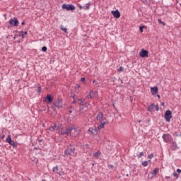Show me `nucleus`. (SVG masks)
I'll list each match as a JSON object with an SVG mask.
<instances>
[{
	"label": "nucleus",
	"mask_w": 181,
	"mask_h": 181,
	"mask_svg": "<svg viewBox=\"0 0 181 181\" xmlns=\"http://www.w3.org/2000/svg\"><path fill=\"white\" fill-rule=\"evenodd\" d=\"M112 15H113L114 18H116V19H119V18H121V13L118 10L112 11Z\"/></svg>",
	"instance_id": "9"
},
{
	"label": "nucleus",
	"mask_w": 181,
	"mask_h": 181,
	"mask_svg": "<svg viewBox=\"0 0 181 181\" xmlns=\"http://www.w3.org/2000/svg\"><path fill=\"white\" fill-rule=\"evenodd\" d=\"M69 131L70 136L74 138L80 135V132H81V130H80L79 128H76L74 126L69 127Z\"/></svg>",
	"instance_id": "1"
},
{
	"label": "nucleus",
	"mask_w": 181,
	"mask_h": 181,
	"mask_svg": "<svg viewBox=\"0 0 181 181\" xmlns=\"http://www.w3.org/2000/svg\"><path fill=\"white\" fill-rule=\"evenodd\" d=\"M138 156L139 158H142V156H144V152H141Z\"/></svg>",
	"instance_id": "33"
},
{
	"label": "nucleus",
	"mask_w": 181,
	"mask_h": 181,
	"mask_svg": "<svg viewBox=\"0 0 181 181\" xmlns=\"http://www.w3.org/2000/svg\"><path fill=\"white\" fill-rule=\"evenodd\" d=\"M59 167L56 166L53 168V172H55V173H59Z\"/></svg>",
	"instance_id": "22"
},
{
	"label": "nucleus",
	"mask_w": 181,
	"mask_h": 181,
	"mask_svg": "<svg viewBox=\"0 0 181 181\" xmlns=\"http://www.w3.org/2000/svg\"><path fill=\"white\" fill-rule=\"evenodd\" d=\"M139 122L140 123V122H141V120H139Z\"/></svg>",
	"instance_id": "60"
},
{
	"label": "nucleus",
	"mask_w": 181,
	"mask_h": 181,
	"mask_svg": "<svg viewBox=\"0 0 181 181\" xmlns=\"http://www.w3.org/2000/svg\"><path fill=\"white\" fill-rule=\"evenodd\" d=\"M90 6H91V3H87L86 4V6H83V9L85 11H87V10L90 9Z\"/></svg>",
	"instance_id": "20"
},
{
	"label": "nucleus",
	"mask_w": 181,
	"mask_h": 181,
	"mask_svg": "<svg viewBox=\"0 0 181 181\" xmlns=\"http://www.w3.org/2000/svg\"><path fill=\"white\" fill-rule=\"evenodd\" d=\"M170 148L172 151H176V149H178L177 144H176V142L173 141L170 145Z\"/></svg>",
	"instance_id": "14"
},
{
	"label": "nucleus",
	"mask_w": 181,
	"mask_h": 181,
	"mask_svg": "<svg viewBox=\"0 0 181 181\" xmlns=\"http://www.w3.org/2000/svg\"><path fill=\"white\" fill-rule=\"evenodd\" d=\"M148 158H149V159H152V158H153V155L150 154V155H148Z\"/></svg>",
	"instance_id": "40"
},
{
	"label": "nucleus",
	"mask_w": 181,
	"mask_h": 181,
	"mask_svg": "<svg viewBox=\"0 0 181 181\" xmlns=\"http://www.w3.org/2000/svg\"><path fill=\"white\" fill-rule=\"evenodd\" d=\"M38 93H42V88L40 86L38 87Z\"/></svg>",
	"instance_id": "39"
},
{
	"label": "nucleus",
	"mask_w": 181,
	"mask_h": 181,
	"mask_svg": "<svg viewBox=\"0 0 181 181\" xmlns=\"http://www.w3.org/2000/svg\"><path fill=\"white\" fill-rule=\"evenodd\" d=\"M25 35H28V31H25L24 34L21 35V37H22L23 39H25ZM19 36H21V35H19Z\"/></svg>",
	"instance_id": "26"
},
{
	"label": "nucleus",
	"mask_w": 181,
	"mask_h": 181,
	"mask_svg": "<svg viewBox=\"0 0 181 181\" xmlns=\"http://www.w3.org/2000/svg\"><path fill=\"white\" fill-rule=\"evenodd\" d=\"M85 107L88 108V107H90V103H85Z\"/></svg>",
	"instance_id": "38"
},
{
	"label": "nucleus",
	"mask_w": 181,
	"mask_h": 181,
	"mask_svg": "<svg viewBox=\"0 0 181 181\" xmlns=\"http://www.w3.org/2000/svg\"><path fill=\"white\" fill-rule=\"evenodd\" d=\"M177 173H181V170L180 169H177Z\"/></svg>",
	"instance_id": "43"
},
{
	"label": "nucleus",
	"mask_w": 181,
	"mask_h": 181,
	"mask_svg": "<svg viewBox=\"0 0 181 181\" xmlns=\"http://www.w3.org/2000/svg\"><path fill=\"white\" fill-rule=\"evenodd\" d=\"M34 149H39V148H37V147H35V148H34Z\"/></svg>",
	"instance_id": "53"
},
{
	"label": "nucleus",
	"mask_w": 181,
	"mask_h": 181,
	"mask_svg": "<svg viewBox=\"0 0 181 181\" xmlns=\"http://www.w3.org/2000/svg\"><path fill=\"white\" fill-rule=\"evenodd\" d=\"M151 163V160H148V163Z\"/></svg>",
	"instance_id": "54"
},
{
	"label": "nucleus",
	"mask_w": 181,
	"mask_h": 181,
	"mask_svg": "<svg viewBox=\"0 0 181 181\" xmlns=\"http://www.w3.org/2000/svg\"><path fill=\"white\" fill-rule=\"evenodd\" d=\"M57 129V124L54 123V126H52L49 128V131H56Z\"/></svg>",
	"instance_id": "18"
},
{
	"label": "nucleus",
	"mask_w": 181,
	"mask_h": 181,
	"mask_svg": "<svg viewBox=\"0 0 181 181\" xmlns=\"http://www.w3.org/2000/svg\"><path fill=\"white\" fill-rule=\"evenodd\" d=\"M13 39H16V37H14Z\"/></svg>",
	"instance_id": "59"
},
{
	"label": "nucleus",
	"mask_w": 181,
	"mask_h": 181,
	"mask_svg": "<svg viewBox=\"0 0 181 181\" xmlns=\"http://www.w3.org/2000/svg\"><path fill=\"white\" fill-rule=\"evenodd\" d=\"M93 155H94L95 158H97V159H98V158H100V156H101V152L97 151Z\"/></svg>",
	"instance_id": "21"
},
{
	"label": "nucleus",
	"mask_w": 181,
	"mask_h": 181,
	"mask_svg": "<svg viewBox=\"0 0 181 181\" xmlns=\"http://www.w3.org/2000/svg\"><path fill=\"white\" fill-rule=\"evenodd\" d=\"M151 91L153 95H154V94H156V93H158V87L154 86L153 88H151Z\"/></svg>",
	"instance_id": "17"
},
{
	"label": "nucleus",
	"mask_w": 181,
	"mask_h": 181,
	"mask_svg": "<svg viewBox=\"0 0 181 181\" xmlns=\"http://www.w3.org/2000/svg\"><path fill=\"white\" fill-rule=\"evenodd\" d=\"M62 9H66V11H76V6L73 4H63L62 6Z\"/></svg>",
	"instance_id": "4"
},
{
	"label": "nucleus",
	"mask_w": 181,
	"mask_h": 181,
	"mask_svg": "<svg viewBox=\"0 0 181 181\" xmlns=\"http://www.w3.org/2000/svg\"><path fill=\"white\" fill-rule=\"evenodd\" d=\"M81 81H82V82L86 81V78H84V77H83V78H81Z\"/></svg>",
	"instance_id": "41"
},
{
	"label": "nucleus",
	"mask_w": 181,
	"mask_h": 181,
	"mask_svg": "<svg viewBox=\"0 0 181 181\" xmlns=\"http://www.w3.org/2000/svg\"><path fill=\"white\" fill-rule=\"evenodd\" d=\"M158 98H160V95H157Z\"/></svg>",
	"instance_id": "48"
},
{
	"label": "nucleus",
	"mask_w": 181,
	"mask_h": 181,
	"mask_svg": "<svg viewBox=\"0 0 181 181\" xmlns=\"http://www.w3.org/2000/svg\"><path fill=\"white\" fill-rule=\"evenodd\" d=\"M139 55L141 57H148V50H145L142 49L139 52Z\"/></svg>",
	"instance_id": "10"
},
{
	"label": "nucleus",
	"mask_w": 181,
	"mask_h": 181,
	"mask_svg": "<svg viewBox=\"0 0 181 181\" xmlns=\"http://www.w3.org/2000/svg\"><path fill=\"white\" fill-rule=\"evenodd\" d=\"M158 173H159V168H155L153 173H151V175H153V176H156Z\"/></svg>",
	"instance_id": "19"
},
{
	"label": "nucleus",
	"mask_w": 181,
	"mask_h": 181,
	"mask_svg": "<svg viewBox=\"0 0 181 181\" xmlns=\"http://www.w3.org/2000/svg\"><path fill=\"white\" fill-rule=\"evenodd\" d=\"M119 87H122V86L120 85Z\"/></svg>",
	"instance_id": "61"
},
{
	"label": "nucleus",
	"mask_w": 181,
	"mask_h": 181,
	"mask_svg": "<svg viewBox=\"0 0 181 181\" xmlns=\"http://www.w3.org/2000/svg\"><path fill=\"white\" fill-rule=\"evenodd\" d=\"M21 25H25V22L23 21V22L21 23Z\"/></svg>",
	"instance_id": "49"
},
{
	"label": "nucleus",
	"mask_w": 181,
	"mask_h": 181,
	"mask_svg": "<svg viewBox=\"0 0 181 181\" xmlns=\"http://www.w3.org/2000/svg\"><path fill=\"white\" fill-rule=\"evenodd\" d=\"M6 142L11 145V146H14L15 145V141H12V139L11 138V136H8L6 139Z\"/></svg>",
	"instance_id": "11"
},
{
	"label": "nucleus",
	"mask_w": 181,
	"mask_h": 181,
	"mask_svg": "<svg viewBox=\"0 0 181 181\" xmlns=\"http://www.w3.org/2000/svg\"><path fill=\"white\" fill-rule=\"evenodd\" d=\"M164 117L167 122H170V119H172V111L167 110L164 115Z\"/></svg>",
	"instance_id": "5"
},
{
	"label": "nucleus",
	"mask_w": 181,
	"mask_h": 181,
	"mask_svg": "<svg viewBox=\"0 0 181 181\" xmlns=\"http://www.w3.org/2000/svg\"><path fill=\"white\" fill-rule=\"evenodd\" d=\"M119 81L121 82V83L122 84V83H124V81H122V79L119 78Z\"/></svg>",
	"instance_id": "44"
},
{
	"label": "nucleus",
	"mask_w": 181,
	"mask_h": 181,
	"mask_svg": "<svg viewBox=\"0 0 181 181\" xmlns=\"http://www.w3.org/2000/svg\"><path fill=\"white\" fill-rule=\"evenodd\" d=\"M93 83H95L97 84L98 82H96L95 80H93Z\"/></svg>",
	"instance_id": "47"
},
{
	"label": "nucleus",
	"mask_w": 181,
	"mask_h": 181,
	"mask_svg": "<svg viewBox=\"0 0 181 181\" xmlns=\"http://www.w3.org/2000/svg\"><path fill=\"white\" fill-rule=\"evenodd\" d=\"M161 105H163V107L165 105V103H161Z\"/></svg>",
	"instance_id": "50"
},
{
	"label": "nucleus",
	"mask_w": 181,
	"mask_h": 181,
	"mask_svg": "<svg viewBox=\"0 0 181 181\" xmlns=\"http://www.w3.org/2000/svg\"><path fill=\"white\" fill-rule=\"evenodd\" d=\"M162 138H163L164 142H166V143L172 141V136H170V134H163Z\"/></svg>",
	"instance_id": "7"
},
{
	"label": "nucleus",
	"mask_w": 181,
	"mask_h": 181,
	"mask_svg": "<svg viewBox=\"0 0 181 181\" xmlns=\"http://www.w3.org/2000/svg\"><path fill=\"white\" fill-rule=\"evenodd\" d=\"M154 108H155V103H152L151 105H148L147 111H148L149 112H152Z\"/></svg>",
	"instance_id": "16"
},
{
	"label": "nucleus",
	"mask_w": 181,
	"mask_h": 181,
	"mask_svg": "<svg viewBox=\"0 0 181 181\" xmlns=\"http://www.w3.org/2000/svg\"><path fill=\"white\" fill-rule=\"evenodd\" d=\"M73 104H76V101L75 100L73 101Z\"/></svg>",
	"instance_id": "52"
},
{
	"label": "nucleus",
	"mask_w": 181,
	"mask_h": 181,
	"mask_svg": "<svg viewBox=\"0 0 181 181\" xmlns=\"http://www.w3.org/2000/svg\"><path fill=\"white\" fill-rule=\"evenodd\" d=\"M141 165H142L143 166H144V167L148 166V161H143V162L141 163Z\"/></svg>",
	"instance_id": "25"
},
{
	"label": "nucleus",
	"mask_w": 181,
	"mask_h": 181,
	"mask_svg": "<svg viewBox=\"0 0 181 181\" xmlns=\"http://www.w3.org/2000/svg\"><path fill=\"white\" fill-rule=\"evenodd\" d=\"M69 146H71V148H73V146H76L73 144H69Z\"/></svg>",
	"instance_id": "45"
},
{
	"label": "nucleus",
	"mask_w": 181,
	"mask_h": 181,
	"mask_svg": "<svg viewBox=\"0 0 181 181\" xmlns=\"http://www.w3.org/2000/svg\"><path fill=\"white\" fill-rule=\"evenodd\" d=\"M69 112H70V114H71V112H73V111L71 110H69Z\"/></svg>",
	"instance_id": "51"
},
{
	"label": "nucleus",
	"mask_w": 181,
	"mask_h": 181,
	"mask_svg": "<svg viewBox=\"0 0 181 181\" xmlns=\"http://www.w3.org/2000/svg\"><path fill=\"white\" fill-rule=\"evenodd\" d=\"M88 132L92 134V135H97L98 134V129L97 127H90Z\"/></svg>",
	"instance_id": "8"
},
{
	"label": "nucleus",
	"mask_w": 181,
	"mask_h": 181,
	"mask_svg": "<svg viewBox=\"0 0 181 181\" xmlns=\"http://www.w3.org/2000/svg\"><path fill=\"white\" fill-rule=\"evenodd\" d=\"M74 151H76V146L68 148L64 151L65 156H70V155H74Z\"/></svg>",
	"instance_id": "2"
},
{
	"label": "nucleus",
	"mask_w": 181,
	"mask_h": 181,
	"mask_svg": "<svg viewBox=\"0 0 181 181\" xmlns=\"http://www.w3.org/2000/svg\"><path fill=\"white\" fill-rule=\"evenodd\" d=\"M144 28H145L144 25L139 27V30H140L141 33H142V32H144Z\"/></svg>",
	"instance_id": "31"
},
{
	"label": "nucleus",
	"mask_w": 181,
	"mask_h": 181,
	"mask_svg": "<svg viewBox=\"0 0 181 181\" xmlns=\"http://www.w3.org/2000/svg\"><path fill=\"white\" fill-rule=\"evenodd\" d=\"M9 25H11V26H14L16 28H18V26H19V20L13 17V18L10 19Z\"/></svg>",
	"instance_id": "3"
},
{
	"label": "nucleus",
	"mask_w": 181,
	"mask_h": 181,
	"mask_svg": "<svg viewBox=\"0 0 181 181\" xmlns=\"http://www.w3.org/2000/svg\"><path fill=\"white\" fill-rule=\"evenodd\" d=\"M173 176L174 177H176V179L179 178V174H177V173H173Z\"/></svg>",
	"instance_id": "28"
},
{
	"label": "nucleus",
	"mask_w": 181,
	"mask_h": 181,
	"mask_svg": "<svg viewBox=\"0 0 181 181\" xmlns=\"http://www.w3.org/2000/svg\"><path fill=\"white\" fill-rule=\"evenodd\" d=\"M61 134H62V135H69V134H70V133H69V131L67 130V129L62 128L61 130Z\"/></svg>",
	"instance_id": "15"
},
{
	"label": "nucleus",
	"mask_w": 181,
	"mask_h": 181,
	"mask_svg": "<svg viewBox=\"0 0 181 181\" xmlns=\"http://www.w3.org/2000/svg\"><path fill=\"white\" fill-rule=\"evenodd\" d=\"M93 91H90V94H88L87 95L88 98H93V96L91 95V94H93Z\"/></svg>",
	"instance_id": "32"
},
{
	"label": "nucleus",
	"mask_w": 181,
	"mask_h": 181,
	"mask_svg": "<svg viewBox=\"0 0 181 181\" xmlns=\"http://www.w3.org/2000/svg\"><path fill=\"white\" fill-rule=\"evenodd\" d=\"M81 110H83V107H81V108H80V110L81 111Z\"/></svg>",
	"instance_id": "55"
},
{
	"label": "nucleus",
	"mask_w": 181,
	"mask_h": 181,
	"mask_svg": "<svg viewBox=\"0 0 181 181\" xmlns=\"http://www.w3.org/2000/svg\"><path fill=\"white\" fill-rule=\"evenodd\" d=\"M165 179H170V177H169V176H165Z\"/></svg>",
	"instance_id": "46"
},
{
	"label": "nucleus",
	"mask_w": 181,
	"mask_h": 181,
	"mask_svg": "<svg viewBox=\"0 0 181 181\" xmlns=\"http://www.w3.org/2000/svg\"><path fill=\"white\" fill-rule=\"evenodd\" d=\"M61 30H63V32L67 33V28H63V25H61Z\"/></svg>",
	"instance_id": "24"
},
{
	"label": "nucleus",
	"mask_w": 181,
	"mask_h": 181,
	"mask_svg": "<svg viewBox=\"0 0 181 181\" xmlns=\"http://www.w3.org/2000/svg\"><path fill=\"white\" fill-rule=\"evenodd\" d=\"M54 106L58 108V110H60V108L63 107V100L62 99H58L54 103Z\"/></svg>",
	"instance_id": "6"
},
{
	"label": "nucleus",
	"mask_w": 181,
	"mask_h": 181,
	"mask_svg": "<svg viewBox=\"0 0 181 181\" xmlns=\"http://www.w3.org/2000/svg\"><path fill=\"white\" fill-rule=\"evenodd\" d=\"M39 142H42V140H39Z\"/></svg>",
	"instance_id": "58"
},
{
	"label": "nucleus",
	"mask_w": 181,
	"mask_h": 181,
	"mask_svg": "<svg viewBox=\"0 0 181 181\" xmlns=\"http://www.w3.org/2000/svg\"><path fill=\"white\" fill-rule=\"evenodd\" d=\"M58 175H59V176H63V175H64V173H63V171L60 170V169L58 170Z\"/></svg>",
	"instance_id": "23"
},
{
	"label": "nucleus",
	"mask_w": 181,
	"mask_h": 181,
	"mask_svg": "<svg viewBox=\"0 0 181 181\" xmlns=\"http://www.w3.org/2000/svg\"><path fill=\"white\" fill-rule=\"evenodd\" d=\"M82 107H84V104H81Z\"/></svg>",
	"instance_id": "56"
},
{
	"label": "nucleus",
	"mask_w": 181,
	"mask_h": 181,
	"mask_svg": "<svg viewBox=\"0 0 181 181\" xmlns=\"http://www.w3.org/2000/svg\"><path fill=\"white\" fill-rule=\"evenodd\" d=\"M158 22L165 26V23H163V21H162L160 19H158Z\"/></svg>",
	"instance_id": "34"
},
{
	"label": "nucleus",
	"mask_w": 181,
	"mask_h": 181,
	"mask_svg": "<svg viewBox=\"0 0 181 181\" xmlns=\"http://www.w3.org/2000/svg\"><path fill=\"white\" fill-rule=\"evenodd\" d=\"M154 108L156 111H159V105H154Z\"/></svg>",
	"instance_id": "30"
},
{
	"label": "nucleus",
	"mask_w": 181,
	"mask_h": 181,
	"mask_svg": "<svg viewBox=\"0 0 181 181\" xmlns=\"http://www.w3.org/2000/svg\"><path fill=\"white\" fill-rule=\"evenodd\" d=\"M119 71H124V67L120 66L119 69Z\"/></svg>",
	"instance_id": "36"
},
{
	"label": "nucleus",
	"mask_w": 181,
	"mask_h": 181,
	"mask_svg": "<svg viewBox=\"0 0 181 181\" xmlns=\"http://www.w3.org/2000/svg\"><path fill=\"white\" fill-rule=\"evenodd\" d=\"M45 103L47 101L49 104L53 101V98L52 97V95L49 94L47 95V97L45 99Z\"/></svg>",
	"instance_id": "13"
},
{
	"label": "nucleus",
	"mask_w": 181,
	"mask_h": 181,
	"mask_svg": "<svg viewBox=\"0 0 181 181\" xmlns=\"http://www.w3.org/2000/svg\"><path fill=\"white\" fill-rule=\"evenodd\" d=\"M42 52H47V47H42Z\"/></svg>",
	"instance_id": "29"
},
{
	"label": "nucleus",
	"mask_w": 181,
	"mask_h": 181,
	"mask_svg": "<svg viewBox=\"0 0 181 181\" xmlns=\"http://www.w3.org/2000/svg\"><path fill=\"white\" fill-rule=\"evenodd\" d=\"M78 101L81 104H84V100L79 99Z\"/></svg>",
	"instance_id": "37"
},
{
	"label": "nucleus",
	"mask_w": 181,
	"mask_h": 181,
	"mask_svg": "<svg viewBox=\"0 0 181 181\" xmlns=\"http://www.w3.org/2000/svg\"><path fill=\"white\" fill-rule=\"evenodd\" d=\"M104 118V115H103L102 112H99L98 115H97V117H96V119L97 121H100V122H103V119Z\"/></svg>",
	"instance_id": "12"
},
{
	"label": "nucleus",
	"mask_w": 181,
	"mask_h": 181,
	"mask_svg": "<svg viewBox=\"0 0 181 181\" xmlns=\"http://www.w3.org/2000/svg\"><path fill=\"white\" fill-rule=\"evenodd\" d=\"M103 128H104V126L100 123V125L98 127V130L100 131V129H103Z\"/></svg>",
	"instance_id": "27"
},
{
	"label": "nucleus",
	"mask_w": 181,
	"mask_h": 181,
	"mask_svg": "<svg viewBox=\"0 0 181 181\" xmlns=\"http://www.w3.org/2000/svg\"><path fill=\"white\" fill-rule=\"evenodd\" d=\"M102 124V125H103V127H104V125H107V124H108V121H105V122H103V123H101Z\"/></svg>",
	"instance_id": "35"
},
{
	"label": "nucleus",
	"mask_w": 181,
	"mask_h": 181,
	"mask_svg": "<svg viewBox=\"0 0 181 181\" xmlns=\"http://www.w3.org/2000/svg\"><path fill=\"white\" fill-rule=\"evenodd\" d=\"M79 9H84V6L80 5V6H79Z\"/></svg>",
	"instance_id": "42"
},
{
	"label": "nucleus",
	"mask_w": 181,
	"mask_h": 181,
	"mask_svg": "<svg viewBox=\"0 0 181 181\" xmlns=\"http://www.w3.org/2000/svg\"><path fill=\"white\" fill-rule=\"evenodd\" d=\"M20 33H23V31L20 32Z\"/></svg>",
	"instance_id": "57"
}]
</instances>
